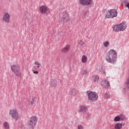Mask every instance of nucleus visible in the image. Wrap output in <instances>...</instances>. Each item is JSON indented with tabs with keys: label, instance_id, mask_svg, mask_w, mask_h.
Masks as SVG:
<instances>
[{
	"label": "nucleus",
	"instance_id": "24",
	"mask_svg": "<svg viewBox=\"0 0 129 129\" xmlns=\"http://www.w3.org/2000/svg\"><path fill=\"white\" fill-rule=\"evenodd\" d=\"M103 45L104 46V47H105L106 48H107V47L109 46V42L108 41H105L104 42H103Z\"/></svg>",
	"mask_w": 129,
	"mask_h": 129
},
{
	"label": "nucleus",
	"instance_id": "28",
	"mask_svg": "<svg viewBox=\"0 0 129 129\" xmlns=\"http://www.w3.org/2000/svg\"><path fill=\"white\" fill-rule=\"evenodd\" d=\"M110 95L109 94H106L105 96V99H107V98H109Z\"/></svg>",
	"mask_w": 129,
	"mask_h": 129
},
{
	"label": "nucleus",
	"instance_id": "8",
	"mask_svg": "<svg viewBox=\"0 0 129 129\" xmlns=\"http://www.w3.org/2000/svg\"><path fill=\"white\" fill-rule=\"evenodd\" d=\"M2 20L4 23L10 24L11 23V14L8 12H5L3 14Z\"/></svg>",
	"mask_w": 129,
	"mask_h": 129
},
{
	"label": "nucleus",
	"instance_id": "18",
	"mask_svg": "<svg viewBox=\"0 0 129 129\" xmlns=\"http://www.w3.org/2000/svg\"><path fill=\"white\" fill-rule=\"evenodd\" d=\"M3 128L4 129H10L11 128L10 123H9L8 121L4 122L3 123Z\"/></svg>",
	"mask_w": 129,
	"mask_h": 129
},
{
	"label": "nucleus",
	"instance_id": "23",
	"mask_svg": "<svg viewBox=\"0 0 129 129\" xmlns=\"http://www.w3.org/2000/svg\"><path fill=\"white\" fill-rule=\"evenodd\" d=\"M114 121L116 122L120 121V117L119 116H115L114 118Z\"/></svg>",
	"mask_w": 129,
	"mask_h": 129
},
{
	"label": "nucleus",
	"instance_id": "14",
	"mask_svg": "<svg viewBox=\"0 0 129 129\" xmlns=\"http://www.w3.org/2000/svg\"><path fill=\"white\" fill-rule=\"evenodd\" d=\"M101 85H102V86H103V87L107 88V87H109V82H108V81H107V80H104L102 82Z\"/></svg>",
	"mask_w": 129,
	"mask_h": 129
},
{
	"label": "nucleus",
	"instance_id": "5",
	"mask_svg": "<svg viewBox=\"0 0 129 129\" xmlns=\"http://www.w3.org/2000/svg\"><path fill=\"white\" fill-rule=\"evenodd\" d=\"M9 114L13 119L17 120V119H20L21 116L18 112V110L16 109H12L9 111Z\"/></svg>",
	"mask_w": 129,
	"mask_h": 129
},
{
	"label": "nucleus",
	"instance_id": "30",
	"mask_svg": "<svg viewBox=\"0 0 129 129\" xmlns=\"http://www.w3.org/2000/svg\"><path fill=\"white\" fill-rule=\"evenodd\" d=\"M19 127L20 128H24V125L22 124V125H19Z\"/></svg>",
	"mask_w": 129,
	"mask_h": 129
},
{
	"label": "nucleus",
	"instance_id": "10",
	"mask_svg": "<svg viewBox=\"0 0 129 129\" xmlns=\"http://www.w3.org/2000/svg\"><path fill=\"white\" fill-rule=\"evenodd\" d=\"M39 12L42 15L47 14V12H48V7L46 5H42L39 8Z\"/></svg>",
	"mask_w": 129,
	"mask_h": 129
},
{
	"label": "nucleus",
	"instance_id": "25",
	"mask_svg": "<svg viewBox=\"0 0 129 129\" xmlns=\"http://www.w3.org/2000/svg\"><path fill=\"white\" fill-rule=\"evenodd\" d=\"M35 65L37 66V68H39L41 66V63H40L39 61H37L34 62Z\"/></svg>",
	"mask_w": 129,
	"mask_h": 129
},
{
	"label": "nucleus",
	"instance_id": "7",
	"mask_svg": "<svg viewBox=\"0 0 129 129\" xmlns=\"http://www.w3.org/2000/svg\"><path fill=\"white\" fill-rule=\"evenodd\" d=\"M88 98L91 101H96L98 99V95L95 92H87Z\"/></svg>",
	"mask_w": 129,
	"mask_h": 129
},
{
	"label": "nucleus",
	"instance_id": "22",
	"mask_svg": "<svg viewBox=\"0 0 129 129\" xmlns=\"http://www.w3.org/2000/svg\"><path fill=\"white\" fill-rule=\"evenodd\" d=\"M106 71V69L104 67H102L100 69V71H101V72H103V74H104L105 75V74H106V72H105Z\"/></svg>",
	"mask_w": 129,
	"mask_h": 129
},
{
	"label": "nucleus",
	"instance_id": "2",
	"mask_svg": "<svg viewBox=\"0 0 129 129\" xmlns=\"http://www.w3.org/2000/svg\"><path fill=\"white\" fill-rule=\"evenodd\" d=\"M11 69L17 77H20L22 78L23 77V74H22V72H21V67L19 65L13 64L11 66Z\"/></svg>",
	"mask_w": 129,
	"mask_h": 129
},
{
	"label": "nucleus",
	"instance_id": "17",
	"mask_svg": "<svg viewBox=\"0 0 129 129\" xmlns=\"http://www.w3.org/2000/svg\"><path fill=\"white\" fill-rule=\"evenodd\" d=\"M87 61H88V58L87 56L85 55H84L81 57V62H83L84 64L87 63Z\"/></svg>",
	"mask_w": 129,
	"mask_h": 129
},
{
	"label": "nucleus",
	"instance_id": "29",
	"mask_svg": "<svg viewBox=\"0 0 129 129\" xmlns=\"http://www.w3.org/2000/svg\"><path fill=\"white\" fill-rule=\"evenodd\" d=\"M78 129H84L83 126L82 125H79L78 126Z\"/></svg>",
	"mask_w": 129,
	"mask_h": 129
},
{
	"label": "nucleus",
	"instance_id": "13",
	"mask_svg": "<svg viewBox=\"0 0 129 129\" xmlns=\"http://www.w3.org/2000/svg\"><path fill=\"white\" fill-rule=\"evenodd\" d=\"M78 110L79 112L84 113L85 112H86L87 108L85 106L81 105L79 107Z\"/></svg>",
	"mask_w": 129,
	"mask_h": 129
},
{
	"label": "nucleus",
	"instance_id": "20",
	"mask_svg": "<svg viewBox=\"0 0 129 129\" xmlns=\"http://www.w3.org/2000/svg\"><path fill=\"white\" fill-rule=\"evenodd\" d=\"M51 86L52 87H55V86H57V81L54 80H51Z\"/></svg>",
	"mask_w": 129,
	"mask_h": 129
},
{
	"label": "nucleus",
	"instance_id": "33",
	"mask_svg": "<svg viewBox=\"0 0 129 129\" xmlns=\"http://www.w3.org/2000/svg\"><path fill=\"white\" fill-rule=\"evenodd\" d=\"M0 124H2V120H0Z\"/></svg>",
	"mask_w": 129,
	"mask_h": 129
},
{
	"label": "nucleus",
	"instance_id": "26",
	"mask_svg": "<svg viewBox=\"0 0 129 129\" xmlns=\"http://www.w3.org/2000/svg\"><path fill=\"white\" fill-rule=\"evenodd\" d=\"M80 46H84L85 45V43L84 42L82 41V40H80L78 42Z\"/></svg>",
	"mask_w": 129,
	"mask_h": 129
},
{
	"label": "nucleus",
	"instance_id": "9",
	"mask_svg": "<svg viewBox=\"0 0 129 129\" xmlns=\"http://www.w3.org/2000/svg\"><path fill=\"white\" fill-rule=\"evenodd\" d=\"M61 20L62 22H64L65 23L68 22V21H70V16L67 11H64L62 13L61 15Z\"/></svg>",
	"mask_w": 129,
	"mask_h": 129
},
{
	"label": "nucleus",
	"instance_id": "31",
	"mask_svg": "<svg viewBox=\"0 0 129 129\" xmlns=\"http://www.w3.org/2000/svg\"><path fill=\"white\" fill-rule=\"evenodd\" d=\"M34 74H38L39 73V72L38 71H36L35 72H33Z\"/></svg>",
	"mask_w": 129,
	"mask_h": 129
},
{
	"label": "nucleus",
	"instance_id": "4",
	"mask_svg": "<svg viewBox=\"0 0 129 129\" xmlns=\"http://www.w3.org/2000/svg\"><path fill=\"white\" fill-rule=\"evenodd\" d=\"M127 26L126 24L123 22H122L119 25H115L113 27V30L114 32H122L126 29Z\"/></svg>",
	"mask_w": 129,
	"mask_h": 129
},
{
	"label": "nucleus",
	"instance_id": "27",
	"mask_svg": "<svg viewBox=\"0 0 129 129\" xmlns=\"http://www.w3.org/2000/svg\"><path fill=\"white\" fill-rule=\"evenodd\" d=\"M82 74L83 75H87V74H88V72H87V71L85 70V71H83Z\"/></svg>",
	"mask_w": 129,
	"mask_h": 129
},
{
	"label": "nucleus",
	"instance_id": "21",
	"mask_svg": "<svg viewBox=\"0 0 129 129\" xmlns=\"http://www.w3.org/2000/svg\"><path fill=\"white\" fill-rule=\"evenodd\" d=\"M35 102V98L33 97H30L29 100V104H33Z\"/></svg>",
	"mask_w": 129,
	"mask_h": 129
},
{
	"label": "nucleus",
	"instance_id": "11",
	"mask_svg": "<svg viewBox=\"0 0 129 129\" xmlns=\"http://www.w3.org/2000/svg\"><path fill=\"white\" fill-rule=\"evenodd\" d=\"M70 44H67L64 47L60 49V52L63 54H66V53H68L69 51H70Z\"/></svg>",
	"mask_w": 129,
	"mask_h": 129
},
{
	"label": "nucleus",
	"instance_id": "3",
	"mask_svg": "<svg viewBox=\"0 0 129 129\" xmlns=\"http://www.w3.org/2000/svg\"><path fill=\"white\" fill-rule=\"evenodd\" d=\"M117 17V11L115 9H110L106 12L105 18L106 19H113Z\"/></svg>",
	"mask_w": 129,
	"mask_h": 129
},
{
	"label": "nucleus",
	"instance_id": "15",
	"mask_svg": "<svg viewBox=\"0 0 129 129\" xmlns=\"http://www.w3.org/2000/svg\"><path fill=\"white\" fill-rule=\"evenodd\" d=\"M90 2L88 1L87 0H80V4L81 6H89L90 5Z\"/></svg>",
	"mask_w": 129,
	"mask_h": 129
},
{
	"label": "nucleus",
	"instance_id": "6",
	"mask_svg": "<svg viewBox=\"0 0 129 129\" xmlns=\"http://www.w3.org/2000/svg\"><path fill=\"white\" fill-rule=\"evenodd\" d=\"M38 122V117L35 115L31 116L29 119V126L30 128H34Z\"/></svg>",
	"mask_w": 129,
	"mask_h": 129
},
{
	"label": "nucleus",
	"instance_id": "12",
	"mask_svg": "<svg viewBox=\"0 0 129 129\" xmlns=\"http://www.w3.org/2000/svg\"><path fill=\"white\" fill-rule=\"evenodd\" d=\"M125 124V123L124 122H118L116 123L114 125V128L115 129H121L122 128V127Z\"/></svg>",
	"mask_w": 129,
	"mask_h": 129
},
{
	"label": "nucleus",
	"instance_id": "19",
	"mask_svg": "<svg viewBox=\"0 0 129 129\" xmlns=\"http://www.w3.org/2000/svg\"><path fill=\"white\" fill-rule=\"evenodd\" d=\"M92 80L94 82H97L99 80V77L98 75H94L92 78Z\"/></svg>",
	"mask_w": 129,
	"mask_h": 129
},
{
	"label": "nucleus",
	"instance_id": "32",
	"mask_svg": "<svg viewBox=\"0 0 129 129\" xmlns=\"http://www.w3.org/2000/svg\"><path fill=\"white\" fill-rule=\"evenodd\" d=\"M88 2H89L91 4V2L92 1V0H87Z\"/></svg>",
	"mask_w": 129,
	"mask_h": 129
},
{
	"label": "nucleus",
	"instance_id": "16",
	"mask_svg": "<svg viewBox=\"0 0 129 129\" xmlns=\"http://www.w3.org/2000/svg\"><path fill=\"white\" fill-rule=\"evenodd\" d=\"M71 93L73 96H76L79 94V91L76 89L73 88L71 91Z\"/></svg>",
	"mask_w": 129,
	"mask_h": 129
},
{
	"label": "nucleus",
	"instance_id": "1",
	"mask_svg": "<svg viewBox=\"0 0 129 129\" xmlns=\"http://www.w3.org/2000/svg\"><path fill=\"white\" fill-rule=\"evenodd\" d=\"M106 60L109 63H113L117 60V53L115 50L111 49L106 55Z\"/></svg>",
	"mask_w": 129,
	"mask_h": 129
}]
</instances>
